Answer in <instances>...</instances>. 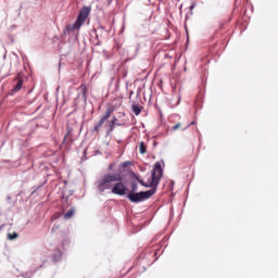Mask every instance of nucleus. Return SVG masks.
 Segmentation results:
<instances>
[{
	"instance_id": "1",
	"label": "nucleus",
	"mask_w": 278,
	"mask_h": 278,
	"mask_svg": "<svg viewBox=\"0 0 278 278\" xmlns=\"http://www.w3.org/2000/svg\"><path fill=\"white\" fill-rule=\"evenodd\" d=\"M164 175V170L162 169V163L156 162L154 164V168L152 169V175L147 182L144 180L136 177L137 181L143 186L144 188H152L148 191H141L139 193H129L128 199L131 203H140L146 201V199H151L155 192H157V186H160V181H162V176Z\"/></svg>"
},
{
	"instance_id": "2",
	"label": "nucleus",
	"mask_w": 278,
	"mask_h": 278,
	"mask_svg": "<svg viewBox=\"0 0 278 278\" xmlns=\"http://www.w3.org/2000/svg\"><path fill=\"white\" fill-rule=\"evenodd\" d=\"M116 181H123L121 174H106L100 178L97 185L98 192H105V190H112Z\"/></svg>"
},
{
	"instance_id": "3",
	"label": "nucleus",
	"mask_w": 278,
	"mask_h": 278,
	"mask_svg": "<svg viewBox=\"0 0 278 278\" xmlns=\"http://www.w3.org/2000/svg\"><path fill=\"white\" fill-rule=\"evenodd\" d=\"M90 7H85L79 11V14L77 16V20L74 24H68L66 26V31H75V29H80L81 25L86 23V18L90 16Z\"/></svg>"
},
{
	"instance_id": "4",
	"label": "nucleus",
	"mask_w": 278,
	"mask_h": 278,
	"mask_svg": "<svg viewBox=\"0 0 278 278\" xmlns=\"http://www.w3.org/2000/svg\"><path fill=\"white\" fill-rule=\"evenodd\" d=\"M112 114H114V109L109 108L104 112V116H102L100 118V121L93 126L92 132L93 134H99V131L101 130V127H103V125H105V121H108V118H110V116H112Z\"/></svg>"
},
{
	"instance_id": "5",
	"label": "nucleus",
	"mask_w": 278,
	"mask_h": 278,
	"mask_svg": "<svg viewBox=\"0 0 278 278\" xmlns=\"http://www.w3.org/2000/svg\"><path fill=\"white\" fill-rule=\"evenodd\" d=\"M113 194H117L118 197H125L127 194V187L123 184V180L116 181L111 189Z\"/></svg>"
},
{
	"instance_id": "6",
	"label": "nucleus",
	"mask_w": 278,
	"mask_h": 278,
	"mask_svg": "<svg viewBox=\"0 0 278 278\" xmlns=\"http://www.w3.org/2000/svg\"><path fill=\"white\" fill-rule=\"evenodd\" d=\"M16 81L14 88L12 89V92H18L21 88H23V78H21V75L18 74L17 77L14 79Z\"/></svg>"
},
{
	"instance_id": "7",
	"label": "nucleus",
	"mask_w": 278,
	"mask_h": 278,
	"mask_svg": "<svg viewBox=\"0 0 278 278\" xmlns=\"http://www.w3.org/2000/svg\"><path fill=\"white\" fill-rule=\"evenodd\" d=\"M116 126H114V122H109V124L105 125L106 128V136H111L112 131H114Z\"/></svg>"
},
{
	"instance_id": "8",
	"label": "nucleus",
	"mask_w": 278,
	"mask_h": 278,
	"mask_svg": "<svg viewBox=\"0 0 278 278\" xmlns=\"http://www.w3.org/2000/svg\"><path fill=\"white\" fill-rule=\"evenodd\" d=\"M78 90L80 91L81 97L85 99L86 101V93L88 92V87H86V84H81L78 88Z\"/></svg>"
},
{
	"instance_id": "9",
	"label": "nucleus",
	"mask_w": 278,
	"mask_h": 278,
	"mask_svg": "<svg viewBox=\"0 0 278 278\" xmlns=\"http://www.w3.org/2000/svg\"><path fill=\"white\" fill-rule=\"evenodd\" d=\"M132 112L136 116H140V113L142 112V109H140V105L136 104V102L132 103Z\"/></svg>"
},
{
	"instance_id": "10",
	"label": "nucleus",
	"mask_w": 278,
	"mask_h": 278,
	"mask_svg": "<svg viewBox=\"0 0 278 278\" xmlns=\"http://www.w3.org/2000/svg\"><path fill=\"white\" fill-rule=\"evenodd\" d=\"M73 216H75V208H71L65 215H64V219L68 220L71 218H73Z\"/></svg>"
},
{
	"instance_id": "11",
	"label": "nucleus",
	"mask_w": 278,
	"mask_h": 278,
	"mask_svg": "<svg viewBox=\"0 0 278 278\" xmlns=\"http://www.w3.org/2000/svg\"><path fill=\"white\" fill-rule=\"evenodd\" d=\"M139 152L141 153V155H144V153H147V144H144V141H141L139 143Z\"/></svg>"
},
{
	"instance_id": "12",
	"label": "nucleus",
	"mask_w": 278,
	"mask_h": 278,
	"mask_svg": "<svg viewBox=\"0 0 278 278\" xmlns=\"http://www.w3.org/2000/svg\"><path fill=\"white\" fill-rule=\"evenodd\" d=\"M8 238H9V240H16V238H18V233H16V232H14L13 235L9 233Z\"/></svg>"
},
{
	"instance_id": "13",
	"label": "nucleus",
	"mask_w": 278,
	"mask_h": 278,
	"mask_svg": "<svg viewBox=\"0 0 278 278\" xmlns=\"http://www.w3.org/2000/svg\"><path fill=\"white\" fill-rule=\"evenodd\" d=\"M177 129H181V123H177L175 126H173L172 131H177Z\"/></svg>"
},
{
	"instance_id": "14",
	"label": "nucleus",
	"mask_w": 278,
	"mask_h": 278,
	"mask_svg": "<svg viewBox=\"0 0 278 278\" xmlns=\"http://www.w3.org/2000/svg\"><path fill=\"white\" fill-rule=\"evenodd\" d=\"M131 190H132V192H130V193H135L136 190H138V185L137 184H132Z\"/></svg>"
},
{
	"instance_id": "15",
	"label": "nucleus",
	"mask_w": 278,
	"mask_h": 278,
	"mask_svg": "<svg viewBox=\"0 0 278 278\" xmlns=\"http://www.w3.org/2000/svg\"><path fill=\"white\" fill-rule=\"evenodd\" d=\"M116 121L118 119L116 117H113L110 123H114V127H116V125L121 126V124H117Z\"/></svg>"
},
{
	"instance_id": "16",
	"label": "nucleus",
	"mask_w": 278,
	"mask_h": 278,
	"mask_svg": "<svg viewBox=\"0 0 278 278\" xmlns=\"http://www.w3.org/2000/svg\"><path fill=\"white\" fill-rule=\"evenodd\" d=\"M58 229H60V226H59V225H53V226H52V232L58 231Z\"/></svg>"
},
{
	"instance_id": "17",
	"label": "nucleus",
	"mask_w": 278,
	"mask_h": 278,
	"mask_svg": "<svg viewBox=\"0 0 278 278\" xmlns=\"http://www.w3.org/2000/svg\"><path fill=\"white\" fill-rule=\"evenodd\" d=\"M110 170H112V165L110 166Z\"/></svg>"
}]
</instances>
